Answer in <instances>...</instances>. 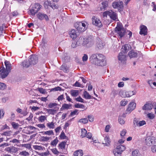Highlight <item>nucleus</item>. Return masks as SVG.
<instances>
[{
  "mask_svg": "<svg viewBox=\"0 0 156 156\" xmlns=\"http://www.w3.org/2000/svg\"><path fill=\"white\" fill-rule=\"evenodd\" d=\"M89 60L91 63L97 66H104L106 64L105 56L101 54H92L90 57Z\"/></svg>",
  "mask_w": 156,
  "mask_h": 156,
  "instance_id": "nucleus-1",
  "label": "nucleus"
},
{
  "mask_svg": "<svg viewBox=\"0 0 156 156\" xmlns=\"http://www.w3.org/2000/svg\"><path fill=\"white\" fill-rule=\"evenodd\" d=\"M115 32L117 34L119 38H121L125 35L126 32V30L122 24L117 25L115 28Z\"/></svg>",
  "mask_w": 156,
  "mask_h": 156,
  "instance_id": "nucleus-2",
  "label": "nucleus"
},
{
  "mask_svg": "<svg viewBox=\"0 0 156 156\" xmlns=\"http://www.w3.org/2000/svg\"><path fill=\"white\" fill-rule=\"evenodd\" d=\"M146 144L148 146H151L152 145L156 144V138L153 136H147L145 140Z\"/></svg>",
  "mask_w": 156,
  "mask_h": 156,
  "instance_id": "nucleus-3",
  "label": "nucleus"
},
{
  "mask_svg": "<svg viewBox=\"0 0 156 156\" xmlns=\"http://www.w3.org/2000/svg\"><path fill=\"white\" fill-rule=\"evenodd\" d=\"M125 149L124 146L119 145L114 150V153L115 156H120L122 152Z\"/></svg>",
  "mask_w": 156,
  "mask_h": 156,
  "instance_id": "nucleus-4",
  "label": "nucleus"
},
{
  "mask_svg": "<svg viewBox=\"0 0 156 156\" xmlns=\"http://www.w3.org/2000/svg\"><path fill=\"white\" fill-rule=\"evenodd\" d=\"M83 42V44H86L87 47H91L94 43V37L92 36H89L86 39H84Z\"/></svg>",
  "mask_w": 156,
  "mask_h": 156,
  "instance_id": "nucleus-5",
  "label": "nucleus"
},
{
  "mask_svg": "<svg viewBox=\"0 0 156 156\" xmlns=\"http://www.w3.org/2000/svg\"><path fill=\"white\" fill-rule=\"evenodd\" d=\"M128 55L130 58H139L142 56V53L139 51L132 50L128 53Z\"/></svg>",
  "mask_w": 156,
  "mask_h": 156,
  "instance_id": "nucleus-6",
  "label": "nucleus"
},
{
  "mask_svg": "<svg viewBox=\"0 0 156 156\" xmlns=\"http://www.w3.org/2000/svg\"><path fill=\"white\" fill-rule=\"evenodd\" d=\"M92 23L93 25L98 27H102V25L101 21L99 19L96 17L93 16L92 18Z\"/></svg>",
  "mask_w": 156,
  "mask_h": 156,
  "instance_id": "nucleus-7",
  "label": "nucleus"
},
{
  "mask_svg": "<svg viewBox=\"0 0 156 156\" xmlns=\"http://www.w3.org/2000/svg\"><path fill=\"white\" fill-rule=\"evenodd\" d=\"M75 27L77 30L81 31H84L85 30L86 25L83 23L79 22L75 24Z\"/></svg>",
  "mask_w": 156,
  "mask_h": 156,
  "instance_id": "nucleus-8",
  "label": "nucleus"
},
{
  "mask_svg": "<svg viewBox=\"0 0 156 156\" xmlns=\"http://www.w3.org/2000/svg\"><path fill=\"white\" fill-rule=\"evenodd\" d=\"M136 94V92L134 91H130L125 92L120 91L119 93L120 96L124 97H129Z\"/></svg>",
  "mask_w": 156,
  "mask_h": 156,
  "instance_id": "nucleus-9",
  "label": "nucleus"
},
{
  "mask_svg": "<svg viewBox=\"0 0 156 156\" xmlns=\"http://www.w3.org/2000/svg\"><path fill=\"white\" fill-rule=\"evenodd\" d=\"M39 48L43 52L47 53L48 52V44L44 42L43 41L41 43Z\"/></svg>",
  "mask_w": 156,
  "mask_h": 156,
  "instance_id": "nucleus-10",
  "label": "nucleus"
},
{
  "mask_svg": "<svg viewBox=\"0 0 156 156\" xmlns=\"http://www.w3.org/2000/svg\"><path fill=\"white\" fill-rule=\"evenodd\" d=\"M29 62L31 65H34L36 64L38 61V57L36 55H31L30 56Z\"/></svg>",
  "mask_w": 156,
  "mask_h": 156,
  "instance_id": "nucleus-11",
  "label": "nucleus"
},
{
  "mask_svg": "<svg viewBox=\"0 0 156 156\" xmlns=\"http://www.w3.org/2000/svg\"><path fill=\"white\" fill-rule=\"evenodd\" d=\"M8 72L6 71L4 67L0 68V78L3 79L6 77L8 75Z\"/></svg>",
  "mask_w": 156,
  "mask_h": 156,
  "instance_id": "nucleus-12",
  "label": "nucleus"
},
{
  "mask_svg": "<svg viewBox=\"0 0 156 156\" xmlns=\"http://www.w3.org/2000/svg\"><path fill=\"white\" fill-rule=\"evenodd\" d=\"M5 150L11 154L16 153L18 151V149L14 146L6 147L5 149Z\"/></svg>",
  "mask_w": 156,
  "mask_h": 156,
  "instance_id": "nucleus-13",
  "label": "nucleus"
},
{
  "mask_svg": "<svg viewBox=\"0 0 156 156\" xmlns=\"http://www.w3.org/2000/svg\"><path fill=\"white\" fill-rule=\"evenodd\" d=\"M96 47L98 49H102L105 45L104 43L99 38H97V40Z\"/></svg>",
  "mask_w": 156,
  "mask_h": 156,
  "instance_id": "nucleus-14",
  "label": "nucleus"
},
{
  "mask_svg": "<svg viewBox=\"0 0 156 156\" xmlns=\"http://www.w3.org/2000/svg\"><path fill=\"white\" fill-rule=\"evenodd\" d=\"M37 18L40 20H42L44 19L47 21L49 20L48 16L46 14H45L39 12L37 15Z\"/></svg>",
  "mask_w": 156,
  "mask_h": 156,
  "instance_id": "nucleus-15",
  "label": "nucleus"
},
{
  "mask_svg": "<svg viewBox=\"0 0 156 156\" xmlns=\"http://www.w3.org/2000/svg\"><path fill=\"white\" fill-rule=\"evenodd\" d=\"M118 58L119 61H120L122 63H124L126 60V56L125 53L122 52H120L119 54Z\"/></svg>",
  "mask_w": 156,
  "mask_h": 156,
  "instance_id": "nucleus-16",
  "label": "nucleus"
},
{
  "mask_svg": "<svg viewBox=\"0 0 156 156\" xmlns=\"http://www.w3.org/2000/svg\"><path fill=\"white\" fill-rule=\"evenodd\" d=\"M108 16L111 19L117 21L118 20L117 14L112 11H110L108 13Z\"/></svg>",
  "mask_w": 156,
  "mask_h": 156,
  "instance_id": "nucleus-17",
  "label": "nucleus"
},
{
  "mask_svg": "<svg viewBox=\"0 0 156 156\" xmlns=\"http://www.w3.org/2000/svg\"><path fill=\"white\" fill-rule=\"evenodd\" d=\"M136 107V104L134 102H131L129 104L126 110L129 112H131Z\"/></svg>",
  "mask_w": 156,
  "mask_h": 156,
  "instance_id": "nucleus-18",
  "label": "nucleus"
},
{
  "mask_svg": "<svg viewBox=\"0 0 156 156\" xmlns=\"http://www.w3.org/2000/svg\"><path fill=\"white\" fill-rule=\"evenodd\" d=\"M147 33V29L146 26L142 25L140 27V34L141 35L144 34L146 35Z\"/></svg>",
  "mask_w": 156,
  "mask_h": 156,
  "instance_id": "nucleus-19",
  "label": "nucleus"
},
{
  "mask_svg": "<svg viewBox=\"0 0 156 156\" xmlns=\"http://www.w3.org/2000/svg\"><path fill=\"white\" fill-rule=\"evenodd\" d=\"M108 1H103L101 3V5L100 7V10H102L103 9L105 10L108 6Z\"/></svg>",
  "mask_w": 156,
  "mask_h": 156,
  "instance_id": "nucleus-20",
  "label": "nucleus"
},
{
  "mask_svg": "<svg viewBox=\"0 0 156 156\" xmlns=\"http://www.w3.org/2000/svg\"><path fill=\"white\" fill-rule=\"evenodd\" d=\"M131 45L129 44H126L124 45L122 47V51L123 52V53H126L129 50L131 49Z\"/></svg>",
  "mask_w": 156,
  "mask_h": 156,
  "instance_id": "nucleus-21",
  "label": "nucleus"
},
{
  "mask_svg": "<svg viewBox=\"0 0 156 156\" xmlns=\"http://www.w3.org/2000/svg\"><path fill=\"white\" fill-rule=\"evenodd\" d=\"M123 3L122 2H114L112 3V6L114 8H121L122 6Z\"/></svg>",
  "mask_w": 156,
  "mask_h": 156,
  "instance_id": "nucleus-22",
  "label": "nucleus"
},
{
  "mask_svg": "<svg viewBox=\"0 0 156 156\" xmlns=\"http://www.w3.org/2000/svg\"><path fill=\"white\" fill-rule=\"evenodd\" d=\"M5 64L6 67V71L8 72L9 73L11 70V65L10 64L9 62L7 61H5Z\"/></svg>",
  "mask_w": 156,
  "mask_h": 156,
  "instance_id": "nucleus-23",
  "label": "nucleus"
},
{
  "mask_svg": "<svg viewBox=\"0 0 156 156\" xmlns=\"http://www.w3.org/2000/svg\"><path fill=\"white\" fill-rule=\"evenodd\" d=\"M69 34L71 37L73 39H75L77 36L75 30L72 29L69 32Z\"/></svg>",
  "mask_w": 156,
  "mask_h": 156,
  "instance_id": "nucleus-24",
  "label": "nucleus"
},
{
  "mask_svg": "<svg viewBox=\"0 0 156 156\" xmlns=\"http://www.w3.org/2000/svg\"><path fill=\"white\" fill-rule=\"evenodd\" d=\"M153 105L149 103L145 104L142 107L143 110H150L152 108Z\"/></svg>",
  "mask_w": 156,
  "mask_h": 156,
  "instance_id": "nucleus-25",
  "label": "nucleus"
},
{
  "mask_svg": "<svg viewBox=\"0 0 156 156\" xmlns=\"http://www.w3.org/2000/svg\"><path fill=\"white\" fill-rule=\"evenodd\" d=\"M72 105L70 104L64 103L62 105L61 109L62 110H67L72 108Z\"/></svg>",
  "mask_w": 156,
  "mask_h": 156,
  "instance_id": "nucleus-26",
  "label": "nucleus"
},
{
  "mask_svg": "<svg viewBox=\"0 0 156 156\" xmlns=\"http://www.w3.org/2000/svg\"><path fill=\"white\" fill-rule=\"evenodd\" d=\"M66 144V142L65 141L62 142L58 144V147L59 149L62 150L65 149V146Z\"/></svg>",
  "mask_w": 156,
  "mask_h": 156,
  "instance_id": "nucleus-27",
  "label": "nucleus"
},
{
  "mask_svg": "<svg viewBox=\"0 0 156 156\" xmlns=\"http://www.w3.org/2000/svg\"><path fill=\"white\" fill-rule=\"evenodd\" d=\"M83 152L81 150H78L75 151L73 154L74 156H82Z\"/></svg>",
  "mask_w": 156,
  "mask_h": 156,
  "instance_id": "nucleus-28",
  "label": "nucleus"
},
{
  "mask_svg": "<svg viewBox=\"0 0 156 156\" xmlns=\"http://www.w3.org/2000/svg\"><path fill=\"white\" fill-rule=\"evenodd\" d=\"M45 3L48 4V5L51 7L53 9H55L57 8V6L56 4L54 3H51L50 2L47 1L45 2Z\"/></svg>",
  "mask_w": 156,
  "mask_h": 156,
  "instance_id": "nucleus-29",
  "label": "nucleus"
},
{
  "mask_svg": "<svg viewBox=\"0 0 156 156\" xmlns=\"http://www.w3.org/2000/svg\"><path fill=\"white\" fill-rule=\"evenodd\" d=\"M79 90H72L70 91L71 95L74 97H76L79 95Z\"/></svg>",
  "mask_w": 156,
  "mask_h": 156,
  "instance_id": "nucleus-30",
  "label": "nucleus"
},
{
  "mask_svg": "<svg viewBox=\"0 0 156 156\" xmlns=\"http://www.w3.org/2000/svg\"><path fill=\"white\" fill-rule=\"evenodd\" d=\"M110 142L109 138L108 136H106L104 138V142L103 143V144H105V146H108L110 145Z\"/></svg>",
  "mask_w": 156,
  "mask_h": 156,
  "instance_id": "nucleus-31",
  "label": "nucleus"
},
{
  "mask_svg": "<svg viewBox=\"0 0 156 156\" xmlns=\"http://www.w3.org/2000/svg\"><path fill=\"white\" fill-rule=\"evenodd\" d=\"M29 14L31 15L32 16H34L35 14L37 12V11H35V9L31 5L29 10Z\"/></svg>",
  "mask_w": 156,
  "mask_h": 156,
  "instance_id": "nucleus-32",
  "label": "nucleus"
},
{
  "mask_svg": "<svg viewBox=\"0 0 156 156\" xmlns=\"http://www.w3.org/2000/svg\"><path fill=\"white\" fill-rule=\"evenodd\" d=\"M32 6L35 9V11L37 12L41 8V5L38 3H35Z\"/></svg>",
  "mask_w": 156,
  "mask_h": 156,
  "instance_id": "nucleus-33",
  "label": "nucleus"
},
{
  "mask_svg": "<svg viewBox=\"0 0 156 156\" xmlns=\"http://www.w3.org/2000/svg\"><path fill=\"white\" fill-rule=\"evenodd\" d=\"M23 66V67L28 68L29 67L30 65H31L30 62L27 60H24L22 63Z\"/></svg>",
  "mask_w": 156,
  "mask_h": 156,
  "instance_id": "nucleus-34",
  "label": "nucleus"
},
{
  "mask_svg": "<svg viewBox=\"0 0 156 156\" xmlns=\"http://www.w3.org/2000/svg\"><path fill=\"white\" fill-rule=\"evenodd\" d=\"M141 155L140 151L137 150H135L132 152V156H141Z\"/></svg>",
  "mask_w": 156,
  "mask_h": 156,
  "instance_id": "nucleus-35",
  "label": "nucleus"
},
{
  "mask_svg": "<svg viewBox=\"0 0 156 156\" xmlns=\"http://www.w3.org/2000/svg\"><path fill=\"white\" fill-rule=\"evenodd\" d=\"M84 97L86 99H89L91 98V97L89 93L86 91H85L83 93Z\"/></svg>",
  "mask_w": 156,
  "mask_h": 156,
  "instance_id": "nucleus-36",
  "label": "nucleus"
},
{
  "mask_svg": "<svg viewBox=\"0 0 156 156\" xmlns=\"http://www.w3.org/2000/svg\"><path fill=\"white\" fill-rule=\"evenodd\" d=\"M46 111L48 114L53 115L56 113L57 110L54 108L51 109H47L46 110Z\"/></svg>",
  "mask_w": 156,
  "mask_h": 156,
  "instance_id": "nucleus-37",
  "label": "nucleus"
},
{
  "mask_svg": "<svg viewBox=\"0 0 156 156\" xmlns=\"http://www.w3.org/2000/svg\"><path fill=\"white\" fill-rule=\"evenodd\" d=\"M87 131L85 129H81V136L83 138L86 137Z\"/></svg>",
  "mask_w": 156,
  "mask_h": 156,
  "instance_id": "nucleus-38",
  "label": "nucleus"
},
{
  "mask_svg": "<svg viewBox=\"0 0 156 156\" xmlns=\"http://www.w3.org/2000/svg\"><path fill=\"white\" fill-rule=\"evenodd\" d=\"M58 142L57 137H56L55 139L52 140L51 143V145L53 146H56Z\"/></svg>",
  "mask_w": 156,
  "mask_h": 156,
  "instance_id": "nucleus-39",
  "label": "nucleus"
},
{
  "mask_svg": "<svg viewBox=\"0 0 156 156\" xmlns=\"http://www.w3.org/2000/svg\"><path fill=\"white\" fill-rule=\"evenodd\" d=\"M29 155V154L26 151H23L20 152L19 154V156H28Z\"/></svg>",
  "mask_w": 156,
  "mask_h": 156,
  "instance_id": "nucleus-40",
  "label": "nucleus"
},
{
  "mask_svg": "<svg viewBox=\"0 0 156 156\" xmlns=\"http://www.w3.org/2000/svg\"><path fill=\"white\" fill-rule=\"evenodd\" d=\"M60 69L65 72L67 73L68 72V68L65 65H62L60 67Z\"/></svg>",
  "mask_w": 156,
  "mask_h": 156,
  "instance_id": "nucleus-41",
  "label": "nucleus"
},
{
  "mask_svg": "<svg viewBox=\"0 0 156 156\" xmlns=\"http://www.w3.org/2000/svg\"><path fill=\"white\" fill-rule=\"evenodd\" d=\"M74 107L76 108H84L85 106L84 105L79 103L76 104L74 105Z\"/></svg>",
  "mask_w": 156,
  "mask_h": 156,
  "instance_id": "nucleus-42",
  "label": "nucleus"
},
{
  "mask_svg": "<svg viewBox=\"0 0 156 156\" xmlns=\"http://www.w3.org/2000/svg\"><path fill=\"white\" fill-rule=\"evenodd\" d=\"M54 123L53 122H48L47 123V126L50 129H53L54 128L55 126Z\"/></svg>",
  "mask_w": 156,
  "mask_h": 156,
  "instance_id": "nucleus-43",
  "label": "nucleus"
},
{
  "mask_svg": "<svg viewBox=\"0 0 156 156\" xmlns=\"http://www.w3.org/2000/svg\"><path fill=\"white\" fill-rule=\"evenodd\" d=\"M128 101L127 100H126L125 99H123L121 101L120 105L121 106H124L128 103Z\"/></svg>",
  "mask_w": 156,
  "mask_h": 156,
  "instance_id": "nucleus-44",
  "label": "nucleus"
},
{
  "mask_svg": "<svg viewBox=\"0 0 156 156\" xmlns=\"http://www.w3.org/2000/svg\"><path fill=\"white\" fill-rule=\"evenodd\" d=\"M6 84L3 83H0V90H4L6 88Z\"/></svg>",
  "mask_w": 156,
  "mask_h": 156,
  "instance_id": "nucleus-45",
  "label": "nucleus"
},
{
  "mask_svg": "<svg viewBox=\"0 0 156 156\" xmlns=\"http://www.w3.org/2000/svg\"><path fill=\"white\" fill-rule=\"evenodd\" d=\"M44 134L48 135H54V133L52 130L44 131Z\"/></svg>",
  "mask_w": 156,
  "mask_h": 156,
  "instance_id": "nucleus-46",
  "label": "nucleus"
},
{
  "mask_svg": "<svg viewBox=\"0 0 156 156\" xmlns=\"http://www.w3.org/2000/svg\"><path fill=\"white\" fill-rule=\"evenodd\" d=\"M88 122V120L87 118H83L80 119L79 122L83 124H86Z\"/></svg>",
  "mask_w": 156,
  "mask_h": 156,
  "instance_id": "nucleus-47",
  "label": "nucleus"
},
{
  "mask_svg": "<svg viewBox=\"0 0 156 156\" xmlns=\"http://www.w3.org/2000/svg\"><path fill=\"white\" fill-rule=\"evenodd\" d=\"M147 117L150 119H153L155 117V115L152 113H149L147 115Z\"/></svg>",
  "mask_w": 156,
  "mask_h": 156,
  "instance_id": "nucleus-48",
  "label": "nucleus"
},
{
  "mask_svg": "<svg viewBox=\"0 0 156 156\" xmlns=\"http://www.w3.org/2000/svg\"><path fill=\"white\" fill-rule=\"evenodd\" d=\"M57 104L55 103L51 102L49 104L48 106L49 108H52L57 106Z\"/></svg>",
  "mask_w": 156,
  "mask_h": 156,
  "instance_id": "nucleus-49",
  "label": "nucleus"
},
{
  "mask_svg": "<svg viewBox=\"0 0 156 156\" xmlns=\"http://www.w3.org/2000/svg\"><path fill=\"white\" fill-rule=\"evenodd\" d=\"M12 133L11 131H7L2 133V135L5 136H10Z\"/></svg>",
  "mask_w": 156,
  "mask_h": 156,
  "instance_id": "nucleus-50",
  "label": "nucleus"
},
{
  "mask_svg": "<svg viewBox=\"0 0 156 156\" xmlns=\"http://www.w3.org/2000/svg\"><path fill=\"white\" fill-rule=\"evenodd\" d=\"M51 150L52 152L55 155H57L59 153L56 148L51 149Z\"/></svg>",
  "mask_w": 156,
  "mask_h": 156,
  "instance_id": "nucleus-51",
  "label": "nucleus"
},
{
  "mask_svg": "<svg viewBox=\"0 0 156 156\" xmlns=\"http://www.w3.org/2000/svg\"><path fill=\"white\" fill-rule=\"evenodd\" d=\"M11 125L14 129H16L19 126V125L15 122H12L11 123Z\"/></svg>",
  "mask_w": 156,
  "mask_h": 156,
  "instance_id": "nucleus-52",
  "label": "nucleus"
},
{
  "mask_svg": "<svg viewBox=\"0 0 156 156\" xmlns=\"http://www.w3.org/2000/svg\"><path fill=\"white\" fill-rule=\"evenodd\" d=\"M126 133V130L125 129H123L122 131L120 133V135L121 136H122V138H124V136L125 135V134Z\"/></svg>",
  "mask_w": 156,
  "mask_h": 156,
  "instance_id": "nucleus-53",
  "label": "nucleus"
},
{
  "mask_svg": "<svg viewBox=\"0 0 156 156\" xmlns=\"http://www.w3.org/2000/svg\"><path fill=\"white\" fill-rule=\"evenodd\" d=\"M138 119H134L133 120V123L135 127L138 126V123L139 122Z\"/></svg>",
  "mask_w": 156,
  "mask_h": 156,
  "instance_id": "nucleus-54",
  "label": "nucleus"
},
{
  "mask_svg": "<svg viewBox=\"0 0 156 156\" xmlns=\"http://www.w3.org/2000/svg\"><path fill=\"white\" fill-rule=\"evenodd\" d=\"M46 119V117L45 116H41L39 117V120L41 122H43Z\"/></svg>",
  "mask_w": 156,
  "mask_h": 156,
  "instance_id": "nucleus-55",
  "label": "nucleus"
},
{
  "mask_svg": "<svg viewBox=\"0 0 156 156\" xmlns=\"http://www.w3.org/2000/svg\"><path fill=\"white\" fill-rule=\"evenodd\" d=\"M118 121L119 123L121 125L124 124L125 123V121L122 118L120 117H119Z\"/></svg>",
  "mask_w": 156,
  "mask_h": 156,
  "instance_id": "nucleus-56",
  "label": "nucleus"
},
{
  "mask_svg": "<svg viewBox=\"0 0 156 156\" xmlns=\"http://www.w3.org/2000/svg\"><path fill=\"white\" fill-rule=\"evenodd\" d=\"M60 139H66V136L65 135L63 131L61 132L60 135Z\"/></svg>",
  "mask_w": 156,
  "mask_h": 156,
  "instance_id": "nucleus-57",
  "label": "nucleus"
},
{
  "mask_svg": "<svg viewBox=\"0 0 156 156\" xmlns=\"http://www.w3.org/2000/svg\"><path fill=\"white\" fill-rule=\"evenodd\" d=\"M75 100L76 101L78 102L84 103V100L80 96H79L77 98H75Z\"/></svg>",
  "mask_w": 156,
  "mask_h": 156,
  "instance_id": "nucleus-58",
  "label": "nucleus"
},
{
  "mask_svg": "<svg viewBox=\"0 0 156 156\" xmlns=\"http://www.w3.org/2000/svg\"><path fill=\"white\" fill-rule=\"evenodd\" d=\"M146 124V122L144 120L140 121L138 123V126L140 127Z\"/></svg>",
  "mask_w": 156,
  "mask_h": 156,
  "instance_id": "nucleus-59",
  "label": "nucleus"
},
{
  "mask_svg": "<svg viewBox=\"0 0 156 156\" xmlns=\"http://www.w3.org/2000/svg\"><path fill=\"white\" fill-rule=\"evenodd\" d=\"M49 154V151H47L45 152L40 153V155L41 156H47Z\"/></svg>",
  "mask_w": 156,
  "mask_h": 156,
  "instance_id": "nucleus-60",
  "label": "nucleus"
},
{
  "mask_svg": "<svg viewBox=\"0 0 156 156\" xmlns=\"http://www.w3.org/2000/svg\"><path fill=\"white\" fill-rule=\"evenodd\" d=\"M50 138L47 136H42L41 138V140L43 141H47L49 140Z\"/></svg>",
  "mask_w": 156,
  "mask_h": 156,
  "instance_id": "nucleus-61",
  "label": "nucleus"
},
{
  "mask_svg": "<svg viewBox=\"0 0 156 156\" xmlns=\"http://www.w3.org/2000/svg\"><path fill=\"white\" fill-rule=\"evenodd\" d=\"M9 127L7 126L6 124H5L4 126H3L1 128V130H2L5 129H9Z\"/></svg>",
  "mask_w": 156,
  "mask_h": 156,
  "instance_id": "nucleus-62",
  "label": "nucleus"
},
{
  "mask_svg": "<svg viewBox=\"0 0 156 156\" xmlns=\"http://www.w3.org/2000/svg\"><path fill=\"white\" fill-rule=\"evenodd\" d=\"M88 58V55L87 54H84L82 57V60L83 62L86 61L87 60Z\"/></svg>",
  "mask_w": 156,
  "mask_h": 156,
  "instance_id": "nucleus-63",
  "label": "nucleus"
},
{
  "mask_svg": "<svg viewBox=\"0 0 156 156\" xmlns=\"http://www.w3.org/2000/svg\"><path fill=\"white\" fill-rule=\"evenodd\" d=\"M151 151L153 153H156V145H154L151 147Z\"/></svg>",
  "mask_w": 156,
  "mask_h": 156,
  "instance_id": "nucleus-64",
  "label": "nucleus"
}]
</instances>
